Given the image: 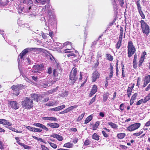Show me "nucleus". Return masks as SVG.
Returning a JSON list of instances; mask_svg holds the SVG:
<instances>
[{
  "mask_svg": "<svg viewBox=\"0 0 150 150\" xmlns=\"http://www.w3.org/2000/svg\"><path fill=\"white\" fill-rule=\"evenodd\" d=\"M133 86H132L131 87H128V88L127 89V93L128 96L129 97H130V96L131 94V93L132 92V90L133 88Z\"/></svg>",
  "mask_w": 150,
  "mask_h": 150,
  "instance_id": "18",
  "label": "nucleus"
},
{
  "mask_svg": "<svg viewBox=\"0 0 150 150\" xmlns=\"http://www.w3.org/2000/svg\"><path fill=\"white\" fill-rule=\"evenodd\" d=\"M146 54V52H143L142 54L141 55V57H144V58L145 55Z\"/></svg>",
  "mask_w": 150,
  "mask_h": 150,
  "instance_id": "64",
  "label": "nucleus"
},
{
  "mask_svg": "<svg viewBox=\"0 0 150 150\" xmlns=\"http://www.w3.org/2000/svg\"><path fill=\"white\" fill-rule=\"evenodd\" d=\"M90 142L88 140H86L84 142V144L85 145H88L89 144Z\"/></svg>",
  "mask_w": 150,
  "mask_h": 150,
  "instance_id": "53",
  "label": "nucleus"
},
{
  "mask_svg": "<svg viewBox=\"0 0 150 150\" xmlns=\"http://www.w3.org/2000/svg\"><path fill=\"white\" fill-rule=\"evenodd\" d=\"M41 34L43 38L46 39L47 38V35L45 33L43 32H42Z\"/></svg>",
  "mask_w": 150,
  "mask_h": 150,
  "instance_id": "47",
  "label": "nucleus"
},
{
  "mask_svg": "<svg viewBox=\"0 0 150 150\" xmlns=\"http://www.w3.org/2000/svg\"><path fill=\"white\" fill-rule=\"evenodd\" d=\"M140 22L142 31L144 34L147 36L150 33L149 25L143 20H141Z\"/></svg>",
  "mask_w": 150,
  "mask_h": 150,
  "instance_id": "3",
  "label": "nucleus"
},
{
  "mask_svg": "<svg viewBox=\"0 0 150 150\" xmlns=\"http://www.w3.org/2000/svg\"><path fill=\"white\" fill-rule=\"evenodd\" d=\"M55 91V89H54L53 90H51L48 91V93L49 94H52L53 92H54Z\"/></svg>",
  "mask_w": 150,
  "mask_h": 150,
  "instance_id": "58",
  "label": "nucleus"
},
{
  "mask_svg": "<svg viewBox=\"0 0 150 150\" xmlns=\"http://www.w3.org/2000/svg\"><path fill=\"white\" fill-rule=\"evenodd\" d=\"M127 54L129 57H130L134 54L136 49L133 45L132 41H129L128 42L127 46Z\"/></svg>",
  "mask_w": 150,
  "mask_h": 150,
  "instance_id": "4",
  "label": "nucleus"
},
{
  "mask_svg": "<svg viewBox=\"0 0 150 150\" xmlns=\"http://www.w3.org/2000/svg\"><path fill=\"white\" fill-rule=\"evenodd\" d=\"M77 107V105H75L74 106H72L70 107H69L67 109L68 112L71 111L74 108H76Z\"/></svg>",
  "mask_w": 150,
  "mask_h": 150,
  "instance_id": "29",
  "label": "nucleus"
},
{
  "mask_svg": "<svg viewBox=\"0 0 150 150\" xmlns=\"http://www.w3.org/2000/svg\"><path fill=\"white\" fill-rule=\"evenodd\" d=\"M99 125V121H97L95 123V124L93 125L92 127L93 130H95L98 127Z\"/></svg>",
  "mask_w": 150,
  "mask_h": 150,
  "instance_id": "26",
  "label": "nucleus"
},
{
  "mask_svg": "<svg viewBox=\"0 0 150 150\" xmlns=\"http://www.w3.org/2000/svg\"><path fill=\"white\" fill-rule=\"evenodd\" d=\"M92 119V116L91 115H90L86 119L85 121V123L87 124Z\"/></svg>",
  "mask_w": 150,
  "mask_h": 150,
  "instance_id": "22",
  "label": "nucleus"
},
{
  "mask_svg": "<svg viewBox=\"0 0 150 150\" xmlns=\"http://www.w3.org/2000/svg\"><path fill=\"white\" fill-rule=\"evenodd\" d=\"M124 65H122V76L123 77H125V76L124 74V70L125 69L124 68Z\"/></svg>",
  "mask_w": 150,
  "mask_h": 150,
  "instance_id": "51",
  "label": "nucleus"
},
{
  "mask_svg": "<svg viewBox=\"0 0 150 150\" xmlns=\"http://www.w3.org/2000/svg\"><path fill=\"white\" fill-rule=\"evenodd\" d=\"M3 125H6L9 126L12 125V124L9 122L8 121L5 119H4L3 120Z\"/></svg>",
  "mask_w": 150,
  "mask_h": 150,
  "instance_id": "20",
  "label": "nucleus"
},
{
  "mask_svg": "<svg viewBox=\"0 0 150 150\" xmlns=\"http://www.w3.org/2000/svg\"><path fill=\"white\" fill-rule=\"evenodd\" d=\"M82 73L81 72H80V74H79V80L80 81H81L82 80Z\"/></svg>",
  "mask_w": 150,
  "mask_h": 150,
  "instance_id": "59",
  "label": "nucleus"
},
{
  "mask_svg": "<svg viewBox=\"0 0 150 150\" xmlns=\"http://www.w3.org/2000/svg\"><path fill=\"white\" fill-rule=\"evenodd\" d=\"M24 86L21 84L17 85H13L11 87V89L14 91L16 92L13 94L16 96H18L19 94V91L22 89Z\"/></svg>",
  "mask_w": 150,
  "mask_h": 150,
  "instance_id": "6",
  "label": "nucleus"
},
{
  "mask_svg": "<svg viewBox=\"0 0 150 150\" xmlns=\"http://www.w3.org/2000/svg\"><path fill=\"white\" fill-rule=\"evenodd\" d=\"M121 42H117L116 45V47L117 49H119L121 45Z\"/></svg>",
  "mask_w": 150,
  "mask_h": 150,
  "instance_id": "39",
  "label": "nucleus"
},
{
  "mask_svg": "<svg viewBox=\"0 0 150 150\" xmlns=\"http://www.w3.org/2000/svg\"><path fill=\"white\" fill-rule=\"evenodd\" d=\"M49 120L57 121V119L55 117H49Z\"/></svg>",
  "mask_w": 150,
  "mask_h": 150,
  "instance_id": "48",
  "label": "nucleus"
},
{
  "mask_svg": "<svg viewBox=\"0 0 150 150\" xmlns=\"http://www.w3.org/2000/svg\"><path fill=\"white\" fill-rule=\"evenodd\" d=\"M54 105V103L52 101H50L46 104V105L48 106H52Z\"/></svg>",
  "mask_w": 150,
  "mask_h": 150,
  "instance_id": "38",
  "label": "nucleus"
},
{
  "mask_svg": "<svg viewBox=\"0 0 150 150\" xmlns=\"http://www.w3.org/2000/svg\"><path fill=\"white\" fill-rule=\"evenodd\" d=\"M41 146L42 150H49V149L45 145H41Z\"/></svg>",
  "mask_w": 150,
  "mask_h": 150,
  "instance_id": "41",
  "label": "nucleus"
},
{
  "mask_svg": "<svg viewBox=\"0 0 150 150\" xmlns=\"http://www.w3.org/2000/svg\"><path fill=\"white\" fill-rule=\"evenodd\" d=\"M141 125V124L139 123H134L129 126L127 129L129 131L132 132L137 129L140 127Z\"/></svg>",
  "mask_w": 150,
  "mask_h": 150,
  "instance_id": "7",
  "label": "nucleus"
},
{
  "mask_svg": "<svg viewBox=\"0 0 150 150\" xmlns=\"http://www.w3.org/2000/svg\"><path fill=\"white\" fill-rule=\"evenodd\" d=\"M139 14L140 16L143 19H144L145 18V16L142 11L139 12Z\"/></svg>",
  "mask_w": 150,
  "mask_h": 150,
  "instance_id": "42",
  "label": "nucleus"
},
{
  "mask_svg": "<svg viewBox=\"0 0 150 150\" xmlns=\"http://www.w3.org/2000/svg\"><path fill=\"white\" fill-rule=\"evenodd\" d=\"M77 138H75V139H73V142L74 143L76 144L77 142Z\"/></svg>",
  "mask_w": 150,
  "mask_h": 150,
  "instance_id": "61",
  "label": "nucleus"
},
{
  "mask_svg": "<svg viewBox=\"0 0 150 150\" xmlns=\"http://www.w3.org/2000/svg\"><path fill=\"white\" fill-rule=\"evenodd\" d=\"M28 52V50H27L26 48L24 49L22 51V52L20 54L19 57L20 59H22L23 57Z\"/></svg>",
  "mask_w": 150,
  "mask_h": 150,
  "instance_id": "16",
  "label": "nucleus"
},
{
  "mask_svg": "<svg viewBox=\"0 0 150 150\" xmlns=\"http://www.w3.org/2000/svg\"><path fill=\"white\" fill-rule=\"evenodd\" d=\"M100 74L97 71H95L92 74V81L95 82L97 79L99 78Z\"/></svg>",
  "mask_w": 150,
  "mask_h": 150,
  "instance_id": "10",
  "label": "nucleus"
},
{
  "mask_svg": "<svg viewBox=\"0 0 150 150\" xmlns=\"http://www.w3.org/2000/svg\"><path fill=\"white\" fill-rule=\"evenodd\" d=\"M124 105V104L122 103L120 104V109L121 111H123L124 109V107L123 106Z\"/></svg>",
  "mask_w": 150,
  "mask_h": 150,
  "instance_id": "49",
  "label": "nucleus"
},
{
  "mask_svg": "<svg viewBox=\"0 0 150 150\" xmlns=\"http://www.w3.org/2000/svg\"><path fill=\"white\" fill-rule=\"evenodd\" d=\"M45 0H35L34 1V3L37 4H38L36 3H41L42 5H44L45 4Z\"/></svg>",
  "mask_w": 150,
  "mask_h": 150,
  "instance_id": "21",
  "label": "nucleus"
},
{
  "mask_svg": "<svg viewBox=\"0 0 150 150\" xmlns=\"http://www.w3.org/2000/svg\"><path fill=\"white\" fill-rule=\"evenodd\" d=\"M18 144L22 146H23L24 148L25 149H29L30 148V146L24 144L23 143H21L20 142H18Z\"/></svg>",
  "mask_w": 150,
  "mask_h": 150,
  "instance_id": "28",
  "label": "nucleus"
},
{
  "mask_svg": "<svg viewBox=\"0 0 150 150\" xmlns=\"http://www.w3.org/2000/svg\"><path fill=\"white\" fill-rule=\"evenodd\" d=\"M65 107V106L64 105H63L61 106H58L57 107L58 110H60L64 108Z\"/></svg>",
  "mask_w": 150,
  "mask_h": 150,
  "instance_id": "40",
  "label": "nucleus"
},
{
  "mask_svg": "<svg viewBox=\"0 0 150 150\" xmlns=\"http://www.w3.org/2000/svg\"><path fill=\"white\" fill-rule=\"evenodd\" d=\"M68 92L66 91H64V92H63L62 93V94L61 96L63 97H64L65 96H67L68 95Z\"/></svg>",
  "mask_w": 150,
  "mask_h": 150,
  "instance_id": "37",
  "label": "nucleus"
},
{
  "mask_svg": "<svg viewBox=\"0 0 150 150\" xmlns=\"http://www.w3.org/2000/svg\"><path fill=\"white\" fill-rule=\"evenodd\" d=\"M49 36L52 37L54 36V34L53 32H50L49 33Z\"/></svg>",
  "mask_w": 150,
  "mask_h": 150,
  "instance_id": "57",
  "label": "nucleus"
},
{
  "mask_svg": "<svg viewBox=\"0 0 150 150\" xmlns=\"http://www.w3.org/2000/svg\"><path fill=\"white\" fill-rule=\"evenodd\" d=\"M144 59V58L142 57H141L139 61V67H140L142 65V64L143 63Z\"/></svg>",
  "mask_w": 150,
  "mask_h": 150,
  "instance_id": "35",
  "label": "nucleus"
},
{
  "mask_svg": "<svg viewBox=\"0 0 150 150\" xmlns=\"http://www.w3.org/2000/svg\"><path fill=\"white\" fill-rule=\"evenodd\" d=\"M70 45L71 46V43L69 42H65L64 44V46L67 45Z\"/></svg>",
  "mask_w": 150,
  "mask_h": 150,
  "instance_id": "54",
  "label": "nucleus"
},
{
  "mask_svg": "<svg viewBox=\"0 0 150 150\" xmlns=\"http://www.w3.org/2000/svg\"><path fill=\"white\" fill-rule=\"evenodd\" d=\"M137 96V94L136 93H135L132 97V100H134L136 99V97Z\"/></svg>",
  "mask_w": 150,
  "mask_h": 150,
  "instance_id": "50",
  "label": "nucleus"
},
{
  "mask_svg": "<svg viewBox=\"0 0 150 150\" xmlns=\"http://www.w3.org/2000/svg\"><path fill=\"white\" fill-rule=\"evenodd\" d=\"M96 99V97L95 96L93 97L91 100L89 104H91L93 103L95 100Z\"/></svg>",
  "mask_w": 150,
  "mask_h": 150,
  "instance_id": "52",
  "label": "nucleus"
},
{
  "mask_svg": "<svg viewBox=\"0 0 150 150\" xmlns=\"http://www.w3.org/2000/svg\"><path fill=\"white\" fill-rule=\"evenodd\" d=\"M47 142L50 144L51 146L54 149H56L57 147V146L55 144L48 141Z\"/></svg>",
  "mask_w": 150,
  "mask_h": 150,
  "instance_id": "33",
  "label": "nucleus"
},
{
  "mask_svg": "<svg viewBox=\"0 0 150 150\" xmlns=\"http://www.w3.org/2000/svg\"><path fill=\"white\" fill-rule=\"evenodd\" d=\"M33 69L32 70V72L33 73H36L39 72V71L42 69L43 67L42 65H36L33 66Z\"/></svg>",
  "mask_w": 150,
  "mask_h": 150,
  "instance_id": "9",
  "label": "nucleus"
},
{
  "mask_svg": "<svg viewBox=\"0 0 150 150\" xmlns=\"http://www.w3.org/2000/svg\"><path fill=\"white\" fill-rule=\"evenodd\" d=\"M33 125L37 127H40L47 131L48 130V129L45 126L40 123H35Z\"/></svg>",
  "mask_w": 150,
  "mask_h": 150,
  "instance_id": "12",
  "label": "nucleus"
},
{
  "mask_svg": "<svg viewBox=\"0 0 150 150\" xmlns=\"http://www.w3.org/2000/svg\"><path fill=\"white\" fill-rule=\"evenodd\" d=\"M33 101L29 98L26 97L25 98L24 100L22 102V104L23 107H25V108L30 109L33 106Z\"/></svg>",
  "mask_w": 150,
  "mask_h": 150,
  "instance_id": "5",
  "label": "nucleus"
},
{
  "mask_svg": "<svg viewBox=\"0 0 150 150\" xmlns=\"http://www.w3.org/2000/svg\"><path fill=\"white\" fill-rule=\"evenodd\" d=\"M107 59L110 61H112L113 59V57L110 54H107L106 55Z\"/></svg>",
  "mask_w": 150,
  "mask_h": 150,
  "instance_id": "32",
  "label": "nucleus"
},
{
  "mask_svg": "<svg viewBox=\"0 0 150 150\" xmlns=\"http://www.w3.org/2000/svg\"><path fill=\"white\" fill-rule=\"evenodd\" d=\"M23 3L26 4L24 6L20 8L18 10V12L20 13L23 12V13H28L30 11L31 8V6L33 3L31 0H24Z\"/></svg>",
  "mask_w": 150,
  "mask_h": 150,
  "instance_id": "1",
  "label": "nucleus"
},
{
  "mask_svg": "<svg viewBox=\"0 0 150 150\" xmlns=\"http://www.w3.org/2000/svg\"><path fill=\"white\" fill-rule=\"evenodd\" d=\"M31 96L34 100L38 102L42 99V97L40 95L37 94H34L33 95H31Z\"/></svg>",
  "mask_w": 150,
  "mask_h": 150,
  "instance_id": "11",
  "label": "nucleus"
},
{
  "mask_svg": "<svg viewBox=\"0 0 150 150\" xmlns=\"http://www.w3.org/2000/svg\"><path fill=\"white\" fill-rule=\"evenodd\" d=\"M150 125V120L146 122L145 124V126L146 127L149 126Z\"/></svg>",
  "mask_w": 150,
  "mask_h": 150,
  "instance_id": "56",
  "label": "nucleus"
},
{
  "mask_svg": "<svg viewBox=\"0 0 150 150\" xmlns=\"http://www.w3.org/2000/svg\"><path fill=\"white\" fill-rule=\"evenodd\" d=\"M50 137L56 138L59 141H61L63 139V138L62 136L57 134H53L51 135Z\"/></svg>",
  "mask_w": 150,
  "mask_h": 150,
  "instance_id": "14",
  "label": "nucleus"
},
{
  "mask_svg": "<svg viewBox=\"0 0 150 150\" xmlns=\"http://www.w3.org/2000/svg\"><path fill=\"white\" fill-rule=\"evenodd\" d=\"M142 102H143L144 103V99H142L138 101V102L137 103L136 105H140Z\"/></svg>",
  "mask_w": 150,
  "mask_h": 150,
  "instance_id": "43",
  "label": "nucleus"
},
{
  "mask_svg": "<svg viewBox=\"0 0 150 150\" xmlns=\"http://www.w3.org/2000/svg\"><path fill=\"white\" fill-rule=\"evenodd\" d=\"M47 125L49 126L51 128H55L59 127V126L58 124L55 122L51 123H48Z\"/></svg>",
  "mask_w": 150,
  "mask_h": 150,
  "instance_id": "15",
  "label": "nucleus"
},
{
  "mask_svg": "<svg viewBox=\"0 0 150 150\" xmlns=\"http://www.w3.org/2000/svg\"><path fill=\"white\" fill-rule=\"evenodd\" d=\"M108 124L114 129L117 128L118 127L117 125L112 122H109Z\"/></svg>",
  "mask_w": 150,
  "mask_h": 150,
  "instance_id": "25",
  "label": "nucleus"
},
{
  "mask_svg": "<svg viewBox=\"0 0 150 150\" xmlns=\"http://www.w3.org/2000/svg\"><path fill=\"white\" fill-rule=\"evenodd\" d=\"M72 144H71L69 142H68L64 144V147L68 148H71L72 147Z\"/></svg>",
  "mask_w": 150,
  "mask_h": 150,
  "instance_id": "30",
  "label": "nucleus"
},
{
  "mask_svg": "<svg viewBox=\"0 0 150 150\" xmlns=\"http://www.w3.org/2000/svg\"><path fill=\"white\" fill-rule=\"evenodd\" d=\"M27 50H28V51H34H34L38 50H40V49L37 48H26Z\"/></svg>",
  "mask_w": 150,
  "mask_h": 150,
  "instance_id": "31",
  "label": "nucleus"
},
{
  "mask_svg": "<svg viewBox=\"0 0 150 150\" xmlns=\"http://www.w3.org/2000/svg\"><path fill=\"white\" fill-rule=\"evenodd\" d=\"M84 113H83L82 114H81V115L76 120V121L78 122L81 120L84 117Z\"/></svg>",
  "mask_w": 150,
  "mask_h": 150,
  "instance_id": "36",
  "label": "nucleus"
},
{
  "mask_svg": "<svg viewBox=\"0 0 150 150\" xmlns=\"http://www.w3.org/2000/svg\"><path fill=\"white\" fill-rule=\"evenodd\" d=\"M150 99V95H148L144 99V103H145Z\"/></svg>",
  "mask_w": 150,
  "mask_h": 150,
  "instance_id": "34",
  "label": "nucleus"
},
{
  "mask_svg": "<svg viewBox=\"0 0 150 150\" xmlns=\"http://www.w3.org/2000/svg\"><path fill=\"white\" fill-rule=\"evenodd\" d=\"M102 133L103 135V136L105 137H108V135L105 132L102 131Z\"/></svg>",
  "mask_w": 150,
  "mask_h": 150,
  "instance_id": "45",
  "label": "nucleus"
},
{
  "mask_svg": "<svg viewBox=\"0 0 150 150\" xmlns=\"http://www.w3.org/2000/svg\"><path fill=\"white\" fill-rule=\"evenodd\" d=\"M97 88L96 86L94 85L92 88L91 93L89 95V96L91 97L97 92Z\"/></svg>",
  "mask_w": 150,
  "mask_h": 150,
  "instance_id": "13",
  "label": "nucleus"
},
{
  "mask_svg": "<svg viewBox=\"0 0 150 150\" xmlns=\"http://www.w3.org/2000/svg\"><path fill=\"white\" fill-rule=\"evenodd\" d=\"M137 55L135 54L134 55V57L133 59V67L134 68H136L137 67Z\"/></svg>",
  "mask_w": 150,
  "mask_h": 150,
  "instance_id": "17",
  "label": "nucleus"
},
{
  "mask_svg": "<svg viewBox=\"0 0 150 150\" xmlns=\"http://www.w3.org/2000/svg\"><path fill=\"white\" fill-rule=\"evenodd\" d=\"M33 131L34 132H40L42 131V130L39 128H34Z\"/></svg>",
  "mask_w": 150,
  "mask_h": 150,
  "instance_id": "44",
  "label": "nucleus"
},
{
  "mask_svg": "<svg viewBox=\"0 0 150 150\" xmlns=\"http://www.w3.org/2000/svg\"><path fill=\"white\" fill-rule=\"evenodd\" d=\"M144 82L147 83H149L150 82V75H148L146 76L144 79Z\"/></svg>",
  "mask_w": 150,
  "mask_h": 150,
  "instance_id": "24",
  "label": "nucleus"
},
{
  "mask_svg": "<svg viewBox=\"0 0 150 150\" xmlns=\"http://www.w3.org/2000/svg\"><path fill=\"white\" fill-rule=\"evenodd\" d=\"M109 94L107 92L104 94L103 96V100L104 102H105L108 98Z\"/></svg>",
  "mask_w": 150,
  "mask_h": 150,
  "instance_id": "19",
  "label": "nucleus"
},
{
  "mask_svg": "<svg viewBox=\"0 0 150 150\" xmlns=\"http://www.w3.org/2000/svg\"><path fill=\"white\" fill-rule=\"evenodd\" d=\"M52 72V68L51 67L49 68L48 69V73L50 74Z\"/></svg>",
  "mask_w": 150,
  "mask_h": 150,
  "instance_id": "62",
  "label": "nucleus"
},
{
  "mask_svg": "<svg viewBox=\"0 0 150 150\" xmlns=\"http://www.w3.org/2000/svg\"><path fill=\"white\" fill-rule=\"evenodd\" d=\"M7 128L13 132L15 131V130H16V129L15 128L11 127H7Z\"/></svg>",
  "mask_w": 150,
  "mask_h": 150,
  "instance_id": "55",
  "label": "nucleus"
},
{
  "mask_svg": "<svg viewBox=\"0 0 150 150\" xmlns=\"http://www.w3.org/2000/svg\"><path fill=\"white\" fill-rule=\"evenodd\" d=\"M8 104L10 108L15 110H16L19 108V105L16 101H11L9 102Z\"/></svg>",
  "mask_w": 150,
  "mask_h": 150,
  "instance_id": "8",
  "label": "nucleus"
},
{
  "mask_svg": "<svg viewBox=\"0 0 150 150\" xmlns=\"http://www.w3.org/2000/svg\"><path fill=\"white\" fill-rule=\"evenodd\" d=\"M92 138L93 139L96 140H98L99 139V136L96 133H94L92 135Z\"/></svg>",
  "mask_w": 150,
  "mask_h": 150,
  "instance_id": "27",
  "label": "nucleus"
},
{
  "mask_svg": "<svg viewBox=\"0 0 150 150\" xmlns=\"http://www.w3.org/2000/svg\"><path fill=\"white\" fill-rule=\"evenodd\" d=\"M75 56V55L74 53H70V54H68L67 55V56L69 57L71 56Z\"/></svg>",
  "mask_w": 150,
  "mask_h": 150,
  "instance_id": "60",
  "label": "nucleus"
},
{
  "mask_svg": "<svg viewBox=\"0 0 150 150\" xmlns=\"http://www.w3.org/2000/svg\"><path fill=\"white\" fill-rule=\"evenodd\" d=\"M77 69L74 67L71 71L69 76L70 83L73 84L77 80L78 75H77Z\"/></svg>",
  "mask_w": 150,
  "mask_h": 150,
  "instance_id": "2",
  "label": "nucleus"
},
{
  "mask_svg": "<svg viewBox=\"0 0 150 150\" xmlns=\"http://www.w3.org/2000/svg\"><path fill=\"white\" fill-rule=\"evenodd\" d=\"M112 2V4L113 5H115L116 4L117 0H111Z\"/></svg>",
  "mask_w": 150,
  "mask_h": 150,
  "instance_id": "63",
  "label": "nucleus"
},
{
  "mask_svg": "<svg viewBox=\"0 0 150 150\" xmlns=\"http://www.w3.org/2000/svg\"><path fill=\"white\" fill-rule=\"evenodd\" d=\"M125 136V133H120L117 135V137L119 139H122L124 138Z\"/></svg>",
  "mask_w": 150,
  "mask_h": 150,
  "instance_id": "23",
  "label": "nucleus"
},
{
  "mask_svg": "<svg viewBox=\"0 0 150 150\" xmlns=\"http://www.w3.org/2000/svg\"><path fill=\"white\" fill-rule=\"evenodd\" d=\"M26 128L27 129H28L30 131L34 132L33 130L34 129V128L32 127L28 126V127H27Z\"/></svg>",
  "mask_w": 150,
  "mask_h": 150,
  "instance_id": "46",
  "label": "nucleus"
}]
</instances>
